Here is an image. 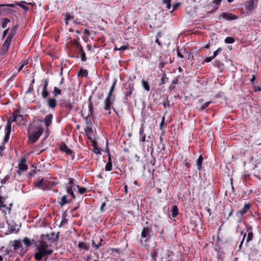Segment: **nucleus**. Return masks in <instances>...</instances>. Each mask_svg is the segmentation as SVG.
Wrapping results in <instances>:
<instances>
[{
  "mask_svg": "<svg viewBox=\"0 0 261 261\" xmlns=\"http://www.w3.org/2000/svg\"><path fill=\"white\" fill-rule=\"evenodd\" d=\"M48 245L44 241H40L38 245L36 246V253L35 254V258L37 260H41L43 256L52 254L53 250L48 249Z\"/></svg>",
  "mask_w": 261,
  "mask_h": 261,
  "instance_id": "obj_1",
  "label": "nucleus"
},
{
  "mask_svg": "<svg viewBox=\"0 0 261 261\" xmlns=\"http://www.w3.org/2000/svg\"><path fill=\"white\" fill-rule=\"evenodd\" d=\"M116 80L114 81L113 84L110 89L108 95L104 101V109L106 111H109V114L111 113V110L112 108V104L114 101V98L112 97V95L115 88V85L116 84Z\"/></svg>",
  "mask_w": 261,
  "mask_h": 261,
  "instance_id": "obj_2",
  "label": "nucleus"
},
{
  "mask_svg": "<svg viewBox=\"0 0 261 261\" xmlns=\"http://www.w3.org/2000/svg\"><path fill=\"white\" fill-rule=\"evenodd\" d=\"M44 129L41 126H38L36 130L29 136V141L32 144L35 143L43 132Z\"/></svg>",
  "mask_w": 261,
  "mask_h": 261,
  "instance_id": "obj_3",
  "label": "nucleus"
},
{
  "mask_svg": "<svg viewBox=\"0 0 261 261\" xmlns=\"http://www.w3.org/2000/svg\"><path fill=\"white\" fill-rule=\"evenodd\" d=\"M48 184V182L46 180H44V178H42L35 183V186L38 189L45 191L51 189V187H49Z\"/></svg>",
  "mask_w": 261,
  "mask_h": 261,
  "instance_id": "obj_4",
  "label": "nucleus"
},
{
  "mask_svg": "<svg viewBox=\"0 0 261 261\" xmlns=\"http://www.w3.org/2000/svg\"><path fill=\"white\" fill-rule=\"evenodd\" d=\"M60 149L61 151L71 155L72 159L74 160V153L73 152L72 150L69 149L65 143H62L61 144Z\"/></svg>",
  "mask_w": 261,
  "mask_h": 261,
  "instance_id": "obj_5",
  "label": "nucleus"
},
{
  "mask_svg": "<svg viewBox=\"0 0 261 261\" xmlns=\"http://www.w3.org/2000/svg\"><path fill=\"white\" fill-rule=\"evenodd\" d=\"M26 159L25 158H21L18 163V167L19 171H18V174H20V172H24L28 170V167L25 164Z\"/></svg>",
  "mask_w": 261,
  "mask_h": 261,
  "instance_id": "obj_6",
  "label": "nucleus"
},
{
  "mask_svg": "<svg viewBox=\"0 0 261 261\" xmlns=\"http://www.w3.org/2000/svg\"><path fill=\"white\" fill-rule=\"evenodd\" d=\"M220 17L223 19L228 20L231 21L238 19V16L232 13L223 12L220 15Z\"/></svg>",
  "mask_w": 261,
  "mask_h": 261,
  "instance_id": "obj_7",
  "label": "nucleus"
},
{
  "mask_svg": "<svg viewBox=\"0 0 261 261\" xmlns=\"http://www.w3.org/2000/svg\"><path fill=\"white\" fill-rule=\"evenodd\" d=\"M12 122L13 121H12V120H10V119L8 120V121H7V125L5 127L6 132L4 138V142H7L9 138L11 130V124Z\"/></svg>",
  "mask_w": 261,
  "mask_h": 261,
  "instance_id": "obj_8",
  "label": "nucleus"
},
{
  "mask_svg": "<svg viewBox=\"0 0 261 261\" xmlns=\"http://www.w3.org/2000/svg\"><path fill=\"white\" fill-rule=\"evenodd\" d=\"M250 204L249 203L245 204L241 210L237 212L236 216L238 217L241 218L243 216L247 213V211L250 208Z\"/></svg>",
  "mask_w": 261,
  "mask_h": 261,
  "instance_id": "obj_9",
  "label": "nucleus"
},
{
  "mask_svg": "<svg viewBox=\"0 0 261 261\" xmlns=\"http://www.w3.org/2000/svg\"><path fill=\"white\" fill-rule=\"evenodd\" d=\"M47 102L48 107L52 110L55 109L57 106V101L55 97L49 98Z\"/></svg>",
  "mask_w": 261,
  "mask_h": 261,
  "instance_id": "obj_10",
  "label": "nucleus"
},
{
  "mask_svg": "<svg viewBox=\"0 0 261 261\" xmlns=\"http://www.w3.org/2000/svg\"><path fill=\"white\" fill-rule=\"evenodd\" d=\"M12 246L14 250H20L21 251L25 252L27 250H23L21 242L20 240H15Z\"/></svg>",
  "mask_w": 261,
  "mask_h": 261,
  "instance_id": "obj_11",
  "label": "nucleus"
},
{
  "mask_svg": "<svg viewBox=\"0 0 261 261\" xmlns=\"http://www.w3.org/2000/svg\"><path fill=\"white\" fill-rule=\"evenodd\" d=\"M10 43L11 42H9V39H6L5 41L4 42V44H3L1 47V54H5L7 52Z\"/></svg>",
  "mask_w": 261,
  "mask_h": 261,
  "instance_id": "obj_12",
  "label": "nucleus"
},
{
  "mask_svg": "<svg viewBox=\"0 0 261 261\" xmlns=\"http://www.w3.org/2000/svg\"><path fill=\"white\" fill-rule=\"evenodd\" d=\"M53 118V115L51 114H48L45 117L43 121L46 127H48L51 124Z\"/></svg>",
  "mask_w": 261,
  "mask_h": 261,
  "instance_id": "obj_13",
  "label": "nucleus"
},
{
  "mask_svg": "<svg viewBox=\"0 0 261 261\" xmlns=\"http://www.w3.org/2000/svg\"><path fill=\"white\" fill-rule=\"evenodd\" d=\"M139 135L141 136L140 141L142 142H144L145 141L146 139V134H145L144 132V126L143 124H141V127H140Z\"/></svg>",
  "mask_w": 261,
  "mask_h": 261,
  "instance_id": "obj_14",
  "label": "nucleus"
},
{
  "mask_svg": "<svg viewBox=\"0 0 261 261\" xmlns=\"http://www.w3.org/2000/svg\"><path fill=\"white\" fill-rule=\"evenodd\" d=\"M89 111L90 113L88 115V116L85 118V121L86 122L87 125L90 127L92 125L91 121L93 119V116H92V109L91 108H89Z\"/></svg>",
  "mask_w": 261,
  "mask_h": 261,
  "instance_id": "obj_15",
  "label": "nucleus"
},
{
  "mask_svg": "<svg viewBox=\"0 0 261 261\" xmlns=\"http://www.w3.org/2000/svg\"><path fill=\"white\" fill-rule=\"evenodd\" d=\"M245 8L249 11H252L254 8V0H250L246 2Z\"/></svg>",
  "mask_w": 261,
  "mask_h": 261,
  "instance_id": "obj_16",
  "label": "nucleus"
},
{
  "mask_svg": "<svg viewBox=\"0 0 261 261\" xmlns=\"http://www.w3.org/2000/svg\"><path fill=\"white\" fill-rule=\"evenodd\" d=\"M80 251L85 250L88 251L89 249V245L84 242H80L77 245Z\"/></svg>",
  "mask_w": 261,
  "mask_h": 261,
  "instance_id": "obj_17",
  "label": "nucleus"
},
{
  "mask_svg": "<svg viewBox=\"0 0 261 261\" xmlns=\"http://www.w3.org/2000/svg\"><path fill=\"white\" fill-rule=\"evenodd\" d=\"M28 64V61L25 60L21 61L19 64L18 66H16L15 68L17 72H20L23 68Z\"/></svg>",
  "mask_w": 261,
  "mask_h": 261,
  "instance_id": "obj_18",
  "label": "nucleus"
},
{
  "mask_svg": "<svg viewBox=\"0 0 261 261\" xmlns=\"http://www.w3.org/2000/svg\"><path fill=\"white\" fill-rule=\"evenodd\" d=\"M221 1L222 0H213L210 4L211 6L214 7L212 11H216L218 9L219 6L220 5Z\"/></svg>",
  "mask_w": 261,
  "mask_h": 261,
  "instance_id": "obj_19",
  "label": "nucleus"
},
{
  "mask_svg": "<svg viewBox=\"0 0 261 261\" xmlns=\"http://www.w3.org/2000/svg\"><path fill=\"white\" fill-rule=\"evenodd\" d=\"M22 241L27 247H30L33 244V243L35 242L34 240H31L30 239L27 237L24 238Z\"/></svg>",
  "mask_w": 261,
  "mask_h": 261,
  "instance_id": "obj_20",
  "label": "nucleus"
},
{
  "mask_svg": "<svg viewBox=\"0 0 261 261\" xmlns=\"http://www.w3.org/2000/svg\"><path fill=\"white\" fill-rule=\"evenodd\" d=\"M150 231V229L148 227H144L141 232V237L143 238H146Z\"/></svg>",
  "mask_w": 261,
  "mask_h": 261,
  "instance_id": "obj_21",
  "label": "nucleus"
},
{
  "mask_svg": "<svg viewBox=\"0 0 261 261\" xmlns=\"http://www.w3.org/2000/svg\"><path fill=\"white\" fill-rule=\"evenodd\" d=\"M13 119L12 121H17L18 120H20V122L24 121V118L22 115H15V114H13Z\"/></svg>",
  "mask_w": 261,
  "mask_h": 261,
  "instance_id": "obj_22",
  "label": "nucleus"
},
{
  "mask_svg": "<svg viewBox=\"0 0 261 261\" xmlns=\"http://www.w3.org/2000/svg\"><path fill=\"white\" fill-rule=\"evenodd\" d=\"M171 211V215L173 218L176 217L178 214V209L176 205L173 206Z\"/></svg>",
  "mask_w": 261,
  "mask_h": 261,
  "instance_id": "obj_23",
  "label": "nucleus"
},
{
  "mask_svg": "<svg viewBox=\"0 0 261 261\" xmlns=\"http://www.w3.org/2000/svg\"><path fill=\"white\" fill-rule=\"evenodd\" d=\"M65 19L66 24L68 25L70 21L73 20V17L69 13H66L65 14Z\"/></svg>",
  "mask_w": 261,
  "mask_h": 261,
  "instance_id": "obj_24",
  "label": "nucleus"
},
{
  "mask_svg": "<svg viewBox=\"0 0 261 261\" xmlns=\"http://www.w3.org/2000/svg\"><path fill=\"white\" fill-rule=\"evenodd\" d=\"M203 161V158L202 155H199L197 160V165L198 170H201L202 167V164Z\"/></svg>",
  "mask_w": 261,
  "mask_h": 261,
  "instance_id": "obj_25",
  "label": "nucleus"
},
{
  "mask_svg": "<svg viewBox=\"0 0 261 261\" xmlns=\"http://www.w3.org/2000/svg\"><path fill=\"white\" fill-rule=\"evenodd\" d=\"M134 90V88L133 85H129V88H128V91L126 92L125 93V96L126 97L130 96L132 92Z\"/></svg>",
  "mask_w": 261,
  "mask_h": 261,
  "instance_id": "obj_26",
  "label": "nucleus"
},
{
  "mask_svg": "<svg viewBox=\"0 0 261 261\" xmlns=\"http://www.w3.org/2000/svg\"><path fill=\"white\" fill-rule=\"evenodd\" d=\"M102 241V239H100V242H98L97 244L95 243L94 240H92V246L93 248H94L95 249H98L100 247L102 246L101 242Z\"/></svg>",
  "mask_w": 261,
  "mask_h": 261,
  "instance_id": "obj_27",
  "label": "nucleus"
},
{
  "mask_svg": "<svg viewBox=\"0 0 261 261\" xmlns=\"http://www.w3.org/2000/svg\"><path fill=\"white\" fill-rule=\"evenodd\" d=\"M112 164L111 163L110 157L109 158V161L107 163L106 166H105V170L107 171H110L112 170Z\"/></svg>",
  "mask_w": 261,
  "mask_h": 261,
  "instance_id": "obj_28",
  "label": "nucleus"
},
{
  "mask_svg": "<svg viewBox=\"0 0 261 261\" xmlns=\"http://www.w3.org/2000/svg\"><path fill=\"white\" fill-rule=\"evenodd\" d=\"M49 95V92L47 89L42 88L41 92V96L43 99L46 98Z\"/></svg>",
  "mask_w": 261,
  "mask_h": 261,
  "instance_id": "obj_29",
  "label": "nucleus"
},
{
  "mask_svg": "<svg viewBox=\"0 0 261 261\" xmlns=\"http://www.w3.org/2000/svg\"><path fill=\"white\" fill-rule=\"evenodd\" d=\"M142 86H143L144 89L145 90H146L147 91H149L150 90V87H149V85L147 81L143 80L142 81Z\"/></svg>",
  "mask_w": 261,
  "mask_h": 261,
  "instance_id": "obj_30",
  "label": "nucleus"
},
{
  "mask_svg": "<svg viewBox=\"0 0 261 261\" xmlns=\"http://www.w3.org/2000/svg\"><path fill=\"white\" fill-rule=\"evenodd\" d=\"M54 97H56L61 94V90L58 88L55 87L53 91Z\"/></svg>",
  "mask_w": 261,
  "mask_h": 261,
  "instance_id": "obj_31",
  "label": "nucleus"
},
{
  "mask_svg": "<svg viewBox=\"0 0 261 261\" xmlns=\"http://www.w3.org/2000/svg\"><path fill=\"white\" fill-rule=\"evenodd\" d=\"M5 200L6 199L5 197L0 195V208L1 210H2V207H6V205L4 204Z\"/></svg>",
  "mask_w": 261,
  "mask_h": 261,
  "instance_id": "obj_32",
  "label": "nucleus"
},
{
  "mask_svg": "<svg viewBox=\"0 0 261 261\" xmlns=\"http://www.w3.org/2000/svg\"><path fill=\"white\" fill-rule=\"evenodd\" d=\"M212 103V102L211 101H207V102H205L204 103H203V104L201 106V108L199 109V111H202L204 110L205 108H206L207 107H208V106H209L211 103Z\"/></svg>",
  "mask_w": 261,
  "mask_h": 261,
  "instance_id": "obj_33",
  "label": "nucleus"
},
{
  "mask_svg": "<svg viewBox=\"0 0 261 261\" xmlns=\"http://www.w3.org/2000/svg\"><path fill=\"white\" fill-rule=\"evenodd\" d=\"M67 203H68L67 196L66 195H64L61 198V202H60V204L61 205H63L67 204Z\"/></svg>",
  "mask_w": 261,
  "mask_h": 261,
  "instance_id": "obj_34",
  "label": "nucleus"
},
{
  "mask_svg": "<svg viewBox=\"0 0 261 261\" xmlns=\"http://www.w3.org/2000/svg\"><path fill=\"white\" fill-rule=\"evenodd\" d=\"M15 33V30L13 29L9 34L8 36L6 38V39H9V42H11L12 38L14 36Z\"/></svg>",
  "mask_w": 261,
  "mask_h": 261,
  "instance_id": "obj_35",
  "label": "nucleus"
},
{
  "mask_svg": "<svg viewBox=\"0 0 261 261\" xmlns=\"http://www.w3.org/2000/svg\"><path fill=\"white\" fill-rule=\"evenodd\" d=\"M226 43L230 44L233 43L234 42V39L231 37H227L224 40Z\"/></svg>",
  "mask_w": 261,
  "mask_h": 261,
  "instance_id": "obj_36",
  "label": "nucleus"
},
{
  "mask_svg": "<svg viewBox=\"0 0 261 261\" xmlns=\"http://www.w3.org/2000/svg\"><path fill=\"white\" fill-rule=\"evenodd\" d=\"M1 250H2L3 251V252L4 253H3L4 255H6L9 254L11 251V249L6 248L5 249V248L4 247L1 248Z\"/></svg>",
  "mask_w": 261,
  "mask_h": 261,
  "instance_id": "obj_37",
  "label": "nucleus"
},
{
  "mask_svg": "<svg viewBox=\"0 0 261 261\" xmlns=\"http://www.w3.org/2000/svg\"><path fill=\"white\" fill-rule=\"evenodd\" d=\"M167 80H168V78L167 77L166 74L165 73L163 74L162 78H161V83L160 84V86H161V85L164 84Z\"/></svg>",
  "mask_w": 261,
  "mask_h": 261,
  "instance_id": "obj_38",
  "label": "nucleus"
},
{
  "mask_svg": "<svg viewBox=\"0 0 261 261\" xmlns=\"http://www.w3.org/2000/svg\"><path fill=\"white\" fill-rule=\"evenodd\" d=\"M43 84L42 85V88L47 89L48 85V81L47 79H44L42 80Z\"/></svg>",
  "mask_w": 261,
  "mask_h": 261,
  "instance_id": "obj_39",
  "label": "nucleus"
},
{
  "mask_svg": "<svg viewBox=\"0 0 261 261\" xmlns=\"http://www.w3.org/2000/svg\"><path fill=\"white\" fill-rule=\"evenodd\" d=\"M171 0H163V3L166 5V8L169 10L171 8Z\"/></svg>",
  "mask_w": 261,
  "mask_h": 261,
  "instance_id": "obj_40",
  "label": "nucleus"
},
{
  "mask_svg": "<svg viewBox=\"0 0 261 261\" xmlns=\"http://www.w3.org/2000/svg\"><path fill=\"white\" fill-rule=\"evenodd\" d=\"M71 188L72 187H70L69 186V187H67V192L70 194L73 198H75V195L74 194V193L72 191V189H71Z\"/></svg>",
  "mask_w": 261,
  "mask_h": 261,
  "instance_id": "obj_41",
  "label": "nucleus"
},
{
  "mask_svg": "<svg viewBox=\"0 0 261 261\" xmlns=\"http://www.w3.org/2000/svg\"><path fill=\"white\" fill-rule=\"evenodd\" d=\"M77 188H78L79 192L81 194H83L87 191V189L85 187H80L79 186H77Z\"/></svg>",
  "mask_w": 261,
  "mask_h": 261,
  "instance_id": "obj_42",
  "label": "nucleus"
},
{
  "mask_svg": "<svg viewBox=\"0 0 261 261\" xmlns=\"http://www.w3.org/2000/svg\"><path fill=\"white\" fill-rule=\"evenodd\" d=\"M9 175H6L3 179H1V184L3 185H4L9 180Z\"/></svg>",
  "mask_w": 261,
  "mask_h": 261,
  "instance_id": "obj_43",
  "label": "nucleus"
},
{
  "mask_svg": "<svg viewBox=\"0 0 261 261\" xmlns=\"http://www.w3.org/2000/svg\"><path fill=\"white\" fill-rule=\"evenodd\" d=\"M127 49H128V46L127 45H122L119 48L115 47L114 48L115 50H124Z\"/></svg>",
  "mask_w": 261,
  "mask_h": 261,
  "instance_id": "obj_44",
  "label": "nucleus"
},
{
  "mask_svg": "<svg viewBox=\"0 0 261 261\" xmlns=\"http://www.w3.org/2000/svg\"><path fill=\"white\" fill-rule=\"evenodd\" d=\"M18 72H17V71L15 68H14L11 72L12 76H11L10 79L11 80L12 79L15 77L17 76Z\"/></svg>",
  "mask_w": 261,
  "mask_h": 261,
  "instance_id": "obj_45",
  "label": "nucleus"
},
{
  "mask_svg": "<svg viewBox=\"0 0 261 261\" xmlns=\"http://www.w3.org/2000/svg\"><path fill=\"white\" fill-rule=\"evenodd\" d=\"M150 254L152 258L155 259L158 254V251L154 249L150 252Z\"/></svg>",
  "mask_w": 261,
  "mask_h": 261,
  "instance_id": "obj_46",
  "label": "nucleus"
},
{
  "mask_svg": "<svg viewBox=\"0 0 261 261\" xmlns=\"http://www.w3.org/2000/svg\"><path fill=\"white\" fill-rule=\"evenodd\" d=\"M253 237V233L252 232H250L248 233L246 243H248L249 241L252 240Z\"/></svg>",
  "mask_w": 261,
  "mask_h": 261,
  "instance_id": "obj_47",
  "label": "nucleus"
},
{
  "mask_svg": "<svg viewBox=\"0 0 261 261\" xmlns=\"http://www.w3.org/2000/svg\"><path fill=\"white\" fill-rule=\"evenodd\" d=\"M16 6H17V3H16L15 4H2V5H0V7H3V6H7V7H9L14 8Z\"/></svg>",
  "mask_w": 261,
  "mask_h": 261,
  "instance_id": "obj_48",
  "label": "nucleus"
},
{
  "mask_svg": "<svg viewBox=\"0 0 261 261\" xmlns=\"http://www.w3.org/2000/svg\"><path fill=\"white\" fill-rule=\"evenodd\" d=\"M17 5L19 6V7H20L21 8H22L24 10L27 11L29 10V7L28 6H27L23 4H22L21 3H17Z\"/></svg>",
  "mask_w": 261,
  "mask_h": 261,
  "instance_id": "obj_49",
  "label": "nucleus"
},
{
  "mask_svg": "<svg viewBox=\"0 0 261 261\" xmlns=\"http://www.w3.org/2000/svg\"><path fill=\"white\" fill-rule=\"evenodd\" d=\"M81 60L83 62H85L87 60V58H86V54L84 52V51H82V54L81 55Z\"/></svg>",
  "mask_w": 261,
  "mask_h": 261,
  "instance_id": "obj_50",
  "label": "nucleus"
},
{
  "mask_svg": "<svg viewBox=\"0 0 261 261\" xmlns=\"http://www.w3.org/2000/svg\"><path fill=\"white\" fill-rule=\"evenodd\" d=\"M10 22V20L7 18H5L3 20V27L6 28V25Z\"/></svg>",
  "mask_w": 261,
  "mask_h": 261,
  "instance_id": "obj_51",
  "label": "nucleus"
},
{
  "mask_svg": "<svg viewBox=\"0 0 261 261\" xmlns=\"http://www.w3.org/2000/svg\"><path fill=\"white\" fill-rule=\"evenodd\" d=\"M67 222H68V220L67 219H66L65 218H63L62 219V220L61 221L59 226L61 227V226L64 225V224H66L67 223Z\"/></svg>",
  "mask_w": 261,
  "mask_h": 261,
  "instance_id": "obj_52",
  "label": "nucleus"
},
{
  "mask_svg": "<svg viewBox=\"0 0 261 261\" xmlns=\"http://www.w3.org/2000/svg\"><path fill=\"white\" fill-rule=\"evenodd\" d=\"M221 47H219L217 49V50L215 51L214 52V54H213V57L214 58H215L217 55H218V52L220 51V50H221Z\"/></svg>",
  "mask_w": 261,
  "mask_h": 261,
  "instance_id": "obj_53",
  "label": "nucleus"
},
{
  "mask_svg": "<svg viewBox=\"0 0 261 261\" xmlns=\"http://www.w3.org/2000/svg\"><path fill=\"white\" fill-rule=\"evenodd\" d=\"M214 58L212 57H207L204 60V61L206 63H208V62H210L211 61H212V60L213 59H214Z\"/></svg>",
  "mask_w": 261,
  "mask_h": 261,
  "instance_id": "obj_54",
  "label": "nucleus"
},
{
  "mask_svg": "<svg viewBox=\"0 0 261 261\" xmlns=\"http://www.w3.org/2000/svg\"><path fill=\"white\" fill-rule=\"evenodd\" d=\"M77 47L79 48V53L81 55L82 54V51H84L83 48H82V46H81V45H80V44H77Z\"/></svg>",
  "mask_w": 261,
  "mask_h": 261,
  "instance_id": "obj_55",
  "label": "nucleus"
},
{
  "mask_svg": "<svg viewBox=\"0 0 261 261\" xmlns=\"http://www.w3.org/2000/svg\"><path fill=\"white\" fill-rule=\"evenodd\" d=\"M246 233H244V235H243V237L242 241H241V243H240V245H239V249H241V247H242V244H243V242H244V239H245V237H246Z\"/></svg>",
  "mask_w": 261,
  "mask_h": 261,
  "instance_id": "obj_56",
  "label": "nucleus"
},
{
  "mask_svg": "<svg viewBox=\"0 0 261 261\" xmlns=\"http://www.w3.org/2000/svg\"><path fill=\"white\" fill-rule=\"evenodd\" d=\"M65 106L69 109H71L72 108V106L70 101L66 102Z\"/></svg>",
  "mask_w": 261,
  "mask_h": 261,
  "instance_id": "obj_57",
  "label": "nucleus"
},
{
  "mask_svg": "<svg viewBox=\"0 0 261 261\" xmlns=\"http://www.w3.org/2000/svg\"><path fill=\"white\" fill-rule=\"evenodd\" d=\"M178 83V80L177 77L174 78L172 81V84H177Z\"/></svg>",
  "mask_w": 261,
  "mask_h": 261,
  "instance_id": "obj_58",
  "label": "nucleus"
},
{
  "mask_svg": "<svg viewBox=\"0 0 261 261\" xmlns=\"http://www.w3.org/2000/svg\"><path fill=\"white\" fill-rule=\"evenodd\" d=\"M179 3L174 4L173 6V10H172L171 12H173V11H174L179 6Z\"/></svg>",
  "mask_w": 261,
  "mask_h": 261,
  "instance_id": "obj_59",
  "label": "nucleus"
},
{
  "mask_svg": "<svg viewBox=\"0 0 261 261\" xmlns=\"http://www.w3.org/2000/svg\"><path fill=\"white\" fill-rule=\"evenodd\" d=\"M12 205H13L12 203H10L9 204V207H7L6 206V207L5 208H6L9 211V212L10 213L11 212V207L12 206Z\"/></svg>",
  "mask_w": 261,
  "mask_h": 261,
  "instance_id": "obj_60",
  "label": "nucleus"
},
{
  "mask_svg": "<svg viewBox=\"0 0 261 261\" xmlns=\"http://www.w3.org/2000/svg\"><path fill=\"white\" fill-rule=\"evenodd\" d=\"M5 147H4V143H2L0 145V149H2V151L3 152L4 149H5Z\"/></svg>",
  "mask_w": 261,
  "mask_h": 261,
  "instance_id": "obj_61",
  "label": "nucleus"
},
{
  "mask_svg": "<svg viewBox=\"0 0 261 261\" xmlns=\"http://www.w3.org/2000/svg\"><path fill=\"white\" fill-rule=\"evenodd\" d=\"M255 80V76L254 75H252V77L250 79V82L253 83V82Z\"/></svg>",
  "mask_w": 261,
  "mask_h": 261,
  "instance_id": "obj_62",
  "label": "nucleus"
},
{
  "mask_svg": "<svg viewBox=\"0 0 261 261\" xmlns=\"http://www.w3.org/2000/svg\"><path fill=\"white\" fill-rule=\"evenodd\" d=\"M177 56L180 58H183L184 57V56L179 51L177 52Z\"/></svg>",
  "mask_w": 261,
  "mask_h": 261,
  "instance_id": "obj_63",
  "label": "nucleus"
},
{
  "mask_svg": "<svg viewBox=\"0 0 261 261\" xmlns=\"http://www.w3.org/2000/svg\"><path fill=\"white\" fill-rule=\"evenodd\" d=\"M103 96V93H98V97L99 99H101L102 97Z\"/></svg>",
  "mask_w": 261,
  "mask_h": 261,
  "instance_id": "obj_64",
  "label": "nucleus"
}]
</instances>
